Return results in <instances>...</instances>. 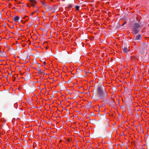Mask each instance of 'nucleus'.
Segmentation results:
<instances>
[{"instance_id":"obj_1","label":"nucleus","mask_w":149,"mask_h":149,"mask_svg":"<svg viewBox=\"0 0 149 149\" xmlns=\"http://www.w3.org/2000/svg\"><path fill=\"white\" fill-rule=\"evenodd\" d=\"M97 95L99 99L104 100L107 98V93L105 91V88L102 84L99 85L97 87Z\"/></svg>"},{"instance_id":"obj_2","label":"nucleus","mask_w":149,"mask_h":149,"mask_svg":"<svg viewBox=\"0 0 149 149\" xmlns=\"http://www.w3.org/2000/svg\"><path fill=\"white\" fill-rule=\"evenodd\" d=\"M141 27V23H135L132 24L131 27L134 34H136L139 31V28Z\"/></svg>"},{"instance_id":"obj_3","label":"nucleus","mask_w":149,"mask_h":149,"mask_svg":"<svg viewBox=\"0 0 149 149\" xmlns=\"http://www.w3.org/2000/svg\"><path fill=\"white\" fill-rule=\"evenodd\" d=\"M126 103L127 104L128 103V104L127 105V109L129 111L131 112V109H130V107H131L130 104L128 103V102H130V99L128 98H127L126 99Z\"/></svg>"},{"instance_id":"obj_4","label":"nucleus","mask_w":149,"mask_h":149,"mask_svg":"<svg viewBox=\"0 0 149 149\" xmlns=\"http://www.w3.org/2000/svg\"><path fill=\"white\" fill-rule=\"evenodd\" d=\"M67 55H68L67 54H63L58 56V58L59 59H64L67 57Z\"/></svg>"},{"instance_id":"obj_5","label":"nucleus","mask_w":149,"mask_h":149,"mask_svg":"<svg viewBox=\"0 0 149 149\" xmlns=\"http://www.w3.org/2000/svg\"><path fill=\"white\" fill-rule=\"evenodd\" d=\"M13 20L15 22H17L20 20V18L18 16H16L13 18Z\"/></svg>"},{"instance_id":"obj_6","label":"nucleus","mask_w":149,"mask_h":149,"mask_svg":"<svg viewBox=\"0 0 149 149\" xmlns=\"http://www.w3.org/2000/svg\"><path fill=\"white\" fill-rule=\"evenodd\" d=\"M123 52L125 53H127L129 51L128 48L127 47H124L123 48Z\"/></svg>"},{"instance_id":"obj_7","label":"nucleus","mask_w":149,"mask_h":149,"mask_svg":"<svg viewBox=\"0 0 149 149\" xmlns=\"http://www.w3.org/2000/svg\"><path fill=\"white\" fill-rule=\"evenodd\" d=\"M25 75L27 79H29L31 78L30 74V73H26Z\"/></svg>"},{"instance_id":"obj_8","label":"nucleus","mask_w":149,"mask_h":149,"mask_svg":"<svg viewBox=\"0 0 149 149\" xmlns=\"http://www.w3.org/2000/svg\"><path fill=\"white\" fill-rule=\"evenodd\" d=\"M32 3V6H34V5L36 3V1L35 0H28Z\"/></svg>"},{"instance_id":"obj_9","label":"nucleus","mask_w":149,"mask_h":149,"mask_svg":"<svg viewBox=\"0 0 149 149\" xmlns=\"http://www.w3.org/2000/svg\"><path fill=\"white\" fill-rule=\"evenodd\" d=\"M141 38V36L140 35H137L135 37V39L139 40Z\"/></svg>"},{"instance_id":"obj_10","label":"nucleus","mask_w":149,"mask_h":149,"mask_svg":"<svg viewBox=\"0 0 149 149\" xmlns=\"http://www.w3.org/2000/svg\"><path fill=\"white\" fill-rule=\"evenodd\" d=\"M147 43H142V45L144 48H146L147 47Z\"/></svg>"},{"instance_id":"obj_11","label":"nucleus","mask_w":149,"mask_h":149,"mask_svg":"<svg viewBox=\"0 0 149 149\" xmlns=\"http://www.w3.org/2000/svg\"><path fill=\"white\" fill-rule=\"evenodd\" d=\"M38 73L39 74H40L42 73V71L41 69L39 68L37 70Z\"/></svg>"},{"instance_id":"obj_12","label":"nucleus","mask_w":149,"mask_h":149,"mask_svg":"<svg viewBox=\"0 0 149 149\" xmlns=\"http://www.w3.org/2000/svg\"><path fill=\"white\" fill-rule=\"evenodd\" d=\"M79 7L78 6H75V8L77 10H78L79 8Z\"/></svg>"},{"instance_id":"obj_13","label":"nucleus","mask_w":149,"mask_h":149,"mask_svg":"<svg viewBox=\"0 0 149 149\" xmlns=\"http://www.w3.org/2000/svg\"><path fill=\"white\" fill-rule=\"evenodd\" d=\"M33 23L32 22H31L29 24V25L30 26H31L33 24Z\"/></svg>"},{"instance_id":"obj_14","label":"nucleus","mask_w":149,"mask_h":149,"mask_svg":"<svg viewBox=\"0 0 149 149\" xmlns=\"http://www.w3.org/2000/svg\"><path fill=\"white\" fill-rule=\"evenodd\" d=\"M35 12H32V13H31V15H32L34 13H35Z\"/></svg>"},{"instance_id":"obj_15","label":"nucleus","mask_w":149,"mask_h":149,"mask_svg":"<svg viewBox=\"0 0 149 149\" xmlns=\"http://www.w3.org/2000/svg\"><path fill=\"white\" fill-rule=\"evenodd\" d=\"M147 149H149V145L147 146Z\"/></svg>"},{"instance_id":"obj_16","label":"nucleus","mask_w":149,"mask_h":149,"mask_svg":"<svg viewBox=\"0 0 149 149\" xmlns=\"http://www.w3.org/2000/svg\"><path fill=\"white\" fill-rule=\"evenodd\" d=\"M6 106L7 107H8V104H6Z\"/></svg>"},{"instance_id":"obj_17","label":"nucleus","mask_w":149,"mask_h":149,"mask_svg":"<svg viewBox=\"0 0 149 149\" xmlns=\"http://www.w3.org/2000/svg\"><path fill=\"white\" fill-rule=\"evenodd\" d=\"M46 64V63L44 61L43 62V64L44 65H45Z\"/></svg>"},{"instance_id":"obj_18","label":"nucleus","mask_w":149,"mask_h":149,"mask_svg":"<svg viewBox=\"0 0 149 149\" xmlns=\"http://www.w3.org/2000/svg\"><path fill=\"white\" fill-rule=\"evenodd\" d=\"M4 77L6 78H7V76H4Z\"/></svg>"},{"instance_id":"obj_19","label":"nucleus","mask_w":149,"mask_h":149,"mask_svg":"<svg viewBox=\"0 0 149 149\" xmlns=\"http://www.w3.org/2000/svg\"><path fill=\"white\" fill-rule=\"evenodd\" d=\"M40 66V65L39 64H38V67L39 68V67Z\"/></svg>"},{"instance_id":"obj_20","label":"nucleus","mask_w":149,"mask_h":149,"mask_svg":"<svg viewBox=\"0 0 149 149\" xmlns=\"http://www.w3.org/2000/svg\"><path fill=\"white\" fill-rule=\"evenodd\" d=\"M125 22H124L123 24H122V26H123L124 24L125 23Z\"/></svg>"},{"instance_id":"obj_21","label":"nucleus","mask_w":149,"mask_h":149,"mask_svg":"<svg viewBox=\"0 0 149 149\" xmlns=\"http://www.w3.org/2000/svg\"><path fill=\"white\" fill-rule=\"evenodd\" d=\"M113 104V103H112V102H110V105H111V104Z\"/></svg>"},{"instance_id":"obj_22","label":"nucleus","mask_w":149,"mask_h":149,"mask_svg":"<svg viewBox=\"0 0 149 149\" xmlns=\"http://www.w3.org/2000/svg\"><path fill=\"white\" fill-rule=\"evenodd\" d=\"M73 99H76V98H75V97H73Z\"/></svg>"},{"instance_id":"obj_23","label":"nucleus","mask_w":149,"mask_h":149,"mask_svg":"<svg viewBox=\"0 0 149 149\" xmlns=\"http://www.w3.org/2000/svg\"><path fill=\"white\" fill-rule=\"evenodd\" d=\"M38 11V10H36V11H35V12H37V11Z\"/></svg>"},{"instance_id":"obj_24","label":"nucleus","mask_w":149,"mask_h":149,"mask_svg":"<svg viewBox=\"0 0 149 149\" xmlns=\"http://www.w3.org/2000/svg\"><path fill=\"white\" fill-rule=\"evenodd\" d=\"M13 80V81H15V79H14Z\"/></svg>"},{"instance_id":"obj_25","label":"nucleus","mask_w":149,"mask_h":149,"mask_svg":"<svg viewBox=\"0 0 149 149\" xmlns=\"http://www.w3.org/2000/svg\"><path fill=\"white\" fill-rule=\"evenodd\" d=\"M72 7V6H70V8H71Z\"/></svg>"},{"instance_id":"obj_26","label":"nucleus","mask_w":149,"mask_h":149,"mask_svg":"<svg viewBox=\"0 0 149 149\" xmlns=\"http://www.w3.org/2000/svg\"><path fill=\"white\" fill-rule=\"evenodd\" d=\"M34 68L35 69H36V68Z\"/></svg>"},{"instance_id":"obj_27","label":"nucleus","mask_w":149,"mask_h":149,"mask_svg":"<svg viewBox=\"0 0 149 149\" xmlns=\"http://www.w3.org/2000/svg\"><path fill=\"white\" fill-rule=\"evenodd\" d=\"M34 68L35 69H36V68Z\"/></svg>"},{"instance_id":"obj_28","label":"nucleus","mask_w":149,"mask_h":149,"mask_svg":"<svg viewBox=\"0 0 149 149\" xmlns=\"http://www.w3.org/2000/svg\"><path fill=\"white\" fill-rule=\"evenodd\" d=\"M34 68L35 69H36V68Z\"/></svg>"},{"instance_id":"obj_29","label":"nucleus","mask_w":149,"mask_h":149,"mask_svg":"<svg viewBox=\"0 0 149 149\" xmlns=\"http://www.w3.org/2000/svg\"><path fill=\"white\" fill-rule=\"evenodd\" d=\"M34 68L35 69H36V68Z\"/></svg>"},{"instance_id":"obj_30","label":"nucleus","mask_w":149,"mask_h":149,"mask_svg":"<svg viewBox=\"0 0 149 149\" xmlns=\"http://www.w3.org/2000/svg\"><path fill=\"white\" fill-rule=\"evenodd\" d=\"M113 102H114V101H113Z\"/></svg>"},{"instance_id":"obj_31","label":"nucleus","mask_w":149,"mask_h":149,"mask_svg":"<svg viewBox=\"0 0 149 149\" xmlns=\"http://www.w3.org/2000/svg\"><path fill=\"white\" fill-rule=\"evenodd\" d=\"M123 107H124V106H122V108H123Z\"/></svg>"},{"instance_id":"obj_32","label":"nucleus","mask_w":149,"mask_h":149,"mask_svg":"<svg viewBox=\"0 0 149 149\" xmlns=\"http://www.w3.org/2000/svg\"><path fill=\"white\" fill-rule=\"evenodd\" d=\"M123 107H124V106H122V108H123Z\"/></svg>"},{"instance_id":"obj_33","label":"nucleus","mask_w":149,"mask_h":149,"mask_svg":"<svg viewBox=\"0 0 149 149\" xmlns=\"http://www.w3.org/2000/svg\"><path fill=\"white\" fill-rule=\"evenodd\" d=\"M68 141H69V140H68Z\"/></svg>"}]
</instances>
